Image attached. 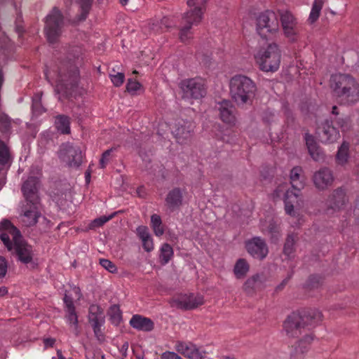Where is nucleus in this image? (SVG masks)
Instances as JSON below:
<instances>
[{"label":"nucleus","mask_w":359,"mask_h":359,"mask_svg":"<svg viewBox=\"0 0 359 359\" xmlns=\"http://www.w3.org/2000/svg\"><path fill=\"white\" fill-rule=\"evenodd\" d=\"M323 318L322 313L316 309L293 312L284 321L283 328L288 337H299L307 329L321 322Z\"/></svg>","instance_id":"1"},{"label":"nucleus","mask_w":359,"mask_h":359,"mask_svg":"<svg viewBox=\"0 0 359 359\" xmlns=\"http://www.w3.org/2000/svg\"><path fill=\"white\" fill-rule=\"evenodd\" d=\"M257 92L255 83L249 77L238 74L229 81V93L238 107L251 104Z\"/></svg>","instance_id":"2"},{"label":"nucleus","mask_w":359,"mask_h":359,"mask_svg":"<svg viewBox=\"0 0 359 359\" xmlns=\"http://www.w3.org/2000/svg\"><path fill=\"white\" fill-rule=\"evenodd\" d=\"M205 11L202 6H196L190 8L182 15L179 32V39L182 42L187 43L193 38V27L201 23Z\"/></svg>","instance_id":"3"},{"label":"nucleus","mask_w":359,"mask_h":359,"mask_svg":"<svg viewBox=\"0 0 359 359\" xmlns=\"http://www.w3.org/2000/svg\"><path fill=\"white\" fill-rule=\"evenodd\" d=\"M281 54L276 43H271L266 48L260 49L255 55V60L261 70L276 72L280 66Z\"/></svg>","instance_id":"4"},{"label":"nucleus","mask_w":359,"mask_h":359,"mask_svg":"<svg viewBox=\"0 0 359 359\" xmlns=\"http://www.w3.org/2000/svg\"><path fill=\"white\" fill-rule=\"evenodd\" d=\"M63 27V15L57 7H54L46 17L44 27V32L49 43H54L57 41L62 34Z\"/></svg>","instance_id":"5"},{"label":"nucleus","mask_w":359,"mask_h":359,"mask_svg":"<svg viewBox=\"0 0 359 359\" xmlns=\"http://www.w3.org/2000/svg\"><path fill=\"white\" fill-rule=\"evenodd\" d=\"M79 76V70L76 67L71 69L68 75L62 76L60 73V78L55 88V92L60 95L59 100L73 95L78 86Z\"/></svg>","instance_id":"6"},{"label":"nucleus","mask_w":359,"mask_h":359,"mask_svg":"<svg viewBox=\"0 0 359 359\" xmlns=\"http://www.w3.org/2000/svg\"><path fill=\"white\" fill-rule=\"evenodd\" d=\"M41 177V170L38 166L32 167L29 177L22 184V191L27 204H39L38 189Z\"/></svg>","instance_id":"7"},{"label":"nucleus","mask_w":359,"mask_h":359,"mask_svg":"<svg viewBox=\"0 0 359 359\" xmlns=\"http://www.w3.org/2000/svg\"><path fill=\"white\" fill-rule=\"evenodd\" d=\"M278 30V20L276 14L266 11L259 15L257 18V32L263 39H267L269 34Z\"/></svg>","instance_id":"8"},{"label":"nucleus","mask_w":359,"mask_h":359,"mask_svg":"<svg viewBox=\"0 0 359 359\" xmlns=\"http://www.w3.org/2000/svg\"><path fill=\"white\" fill-rule=\"evenodd\" d=\"M179 86L184 99H200L206 94L204 81L201 78H193L182 80Z\"/></svg>","instance_id":"9"},{"label":"nucleus","mask_w":359,"mask_h":359,"mask_svg":"<svg viewBox=\"0 0 359 359\" xmlns=\"http://www.w3.org/2000/svg\"><path fill=\"white\" fill-rule=\"evenodd\" d=\"M348 203L346 191L343 187H337L327 196L325 201V211L327 214L339 212Z\"/></svg>","instance_id":"10"},{"label":"nucleus","mask_w":359,"mask_h":359,"mask_svg":"<svg viewBox=\"0 0 359 359\" xmlns=\"http://www.w3.org/2000/svg\"><path fill=\"white\" fill-rule=\"evenodd\" d=\"M60 158L70 167L78 168L82 163L81 148L69 142L62 144L59 151Z\"/></svg>","instance_id":"11"},{"label":"nucleus","mask_w":359,"mask_h":359,"mask_svg":"<svg viewBox=\"0 0 359 359\" xmlns=\"http://www.w3.org/2000/svg\"><path fill=\"white\" fill-rule=\"evenodd\" d=\"M279 15L284 35L292 42L299 39V28L294 15L288 11H280Z\"/></svg>","instance_id":"12"},{"label":"nucleus","mask_w":359,"mask_h":359,"mask_svg":"<svg viewBox=\"0 0 359 359\" xmlns=\"http://www.w3.org/2000/svg\"><path fill=\"white\" fill-rule=\"evenodd\" d=\"M315 335L312 332H306L292 346L290 359H304L313 341Z\"/></svg>","instance_id":"13"},{"label":"nucleus","mask_w":359,"mask_h":359,"mask_svg":"<svg viewBox=\"0 0 359 359\" xmlns=\"http://www.w3.org/2000/svg\"><path fill=\"white\" fill-rule=\"evenodd\" d=\"M204 304V299L202 295L194 294H182L173 298L170 301L172 307L182 310H192Z\"/></svg>","instance_id":"14"},{"label":"nucleus","mask_w":359,"mask_h":359,"mask_svg":"<svg viewBox=\"0 0 359 359\" xmlns=\"http://www.w3.org/2000/svg\"><path fill=\"white\" fill-rule=\"evenodd\" d=\"M312 181L318 190L325 191L333 184L334 181L333 172L327 167H323L313 173Z\"/></svg>","instance_id":"15"},{"label":"nucleus","mask_w":359,"mask_h":359,"mask_svg":"<svg viewBox=\"0 0 359 359\" xmlns=\"http://www.w3.org/2000/svg\"><path fill=\"white\" fill-rule=\"evenodd\" d=\"M13 241L14 243L13 250L18 259L25 264L32 263L34 257L32 247L23 240L22 235Z\"/></svg>","instance_id":"16"},{"label":"nucleus","mask_w":359,"mask_h":359,"mask_svg":"<svg viewBox=\"0 0 359 359\" xmlns=\"http://www.w3.org/2000/svg\"><path fill=\"white\" fill-rule=\"evenodd\" d=\"M248 252L254 258L262 260L269 253V248L265 241L260 237H254L245 242Z\"/></svg>","instance_id":"17"},{"label":"nucleus","mask_w":359,"mask_h":359,"mask_svg":"<svg viewBox=\"0 0 359 359\" xmlns=\"http://www.w3.org/2000/svg\"><path fill=\"white\" fill-rule=\"evenodd\" d=\"M176 351L189 359H205L207 352L191 342L178 341Z\"/></svg>","instance_id":"18"},{"label":"nucleus","mask_w":359,"mask_h":359,"mask_svg":"<svg viewBox=\"0 0 359 359\" xmlns=\"http://www.w3.org/2000/svg\"><path fill=\"white\" fill-rule=\"evenodd\" d=\"M317 130L321 142L324 143H332L339 137V131L333 126L332 122L328 119L321 121Z\"/></svg>","instance_id":"19"},{"label":"nucleus","mask_w":359,"mask_h":359,"mask_svg":"<svg viewBox=\"0 0 359 359\" xmlns=\"http://www.w3.org/2000/svg\"><path fill=\"white\" fill-rule=\"evenodd\" d=\"M194 124L191 121H181L175 125L172 133L179 144H186L191 137Z\"/></svg>","instance_id":"20"},{"label":"nucleus","mask_w":359,"mask_h":359,"mask_svg":"<svg viewBox=\"0 0 359 359\" xmlns=\"http://www.w3.org/2000/svg\"><path fill=\"white\" fill-rule=\"evenodd\" d=\"M217 109L219 111V116L221 120L227 124H235L236 108L229 100H223L217 103Z\"/></svg>","instance_id":"21"},{"label":"nucleus","mask_w":359,"mask_h":359,"mask_svg":"<svg viewBox=\"0 0 359 359\" xmlns=\"http://www.w3.org/2000/svg\"><path fill=\"white\" fill-rule=\"evenodd\" d=\"M39 204H33L25 201V204L22 206V221L27 226H33L36 224L40 215L38 210Z\"/></svg>","instance_id":"22"},{"label":"nucleus","mask_w":359,"mask_h":359,"mask_svg":"<svg viewBox=\"0 0 359 359\" xmlns=\"http://www.w3.org/2000/svg\"><path fill=\"white\" fill-rule=\"evenodd\" d=\"M266 278L264 274L257 273L248 278L243 285V291L248 295L254 294L257 290L264 287Z\"/></svg>","instance_id":"23"},{"label":"nucleus","mask_w":359,"mask_h":359,"mask_svg":"<svg viewBox=\"0 0 359 359\" xmlns=\"http://www.w3.org/2000/svg\"><path fill=\"white\" fill-rule=\"evenodd\" d=\"M337 96L342 97L350 104L357 102L359 100V86L355 80L353 79L350 85L348 84L346 88H343L342 93H340Z\"/></svg>","instance_id":"24"},{"label":"nucleus","mask_w":359,"mask_h":359,"mask_svg":"<svg viewBox=\"0 0 359 359\" xmlns=\"http://www.w3.org/2000/svg\"><path fill=\"white\" fill-rule=\"evenodd\" d=\"M183 191L179 187L171 189L165 197V205L171 210L179 208L182 205Z\"/></svg>","instance_id":"25"},{"label":"nucleus","mask_w":359,"mask_h":359,"mask_svg":"<svg viewBox=\"0 0 359 359\" xmlns=\"http://www.w3.org/2000/svg\"><path fill=\"white\" fill-rule=\"evenodd\" d=\"M130 325L137 330L150 332L154 327V322L140 315H134L130 320Z\"/></svg>","instance_id":"26"},{"label":"nucleus","mask_w":359,"mask_h":359,"mask_svg":"<svg viewBox=\"0 0 359 359\" xmlns=\"http://www.w3.org/2000/svg\"><path fill=\"white\" fill-rule=\"evenodd\" d=\"M353 78L348 74H335L331 78V87L332 88L336 95L342 93L343 88L349 84Z\"/></svg>","instance_id":"27"},{"label":"nucleus","mask_w":359,"mask_h":359,"mask_svg":"<svg viewBox=\"0 0 359 359\" xmlns=\"http://www.w3.org/2000/svg\"><path fill=\"white\" fill-rule=\"evenodd\" d=\"M299 193L294 192L293 190H287L285 196V210L290 216H294V207L299 205Z\"/></svg>","instance_id":"28"},{"label":"nucleus","mask_w":359,"mask_h":359,"mask_svg":"<svg viewBox=\"0 0 359 359\" xmlns=\"http://www.w3.org/2000/svg\"><path fill=\"white\" fill-rule=\"evenodd\" d=\"M88 318L91 325L104 323L103 309L98 305L92 304L90 306Z\"/></svg>","instance_id":"29"},{"label":"nucleus","mask_w":359,"mask_h":359,"mask_svg":"<svg viewBox=\"0 0 359 359\" xmlns=\"http://www.w3.org/2000/svg\"><path fill=\"white\" fill-rule=\"evenodd\" d=\"M303 170L300 166L294 167L290 171V183L294 189V192H298L300 194L301 190L304 187V184L301 180V174Z\"/></svg>","instance_id":"30"},{"label":"nucleus","mask_w":359,"mask_h":359,"mask_svg":"<svg viewBox=\"0 0 359 359\" xmlns=\"http://www.w3.org/2000/svg\"><path fill=\"white\" fill-rule=\"evenodd\" d=\"M262 231L270 235L273 241L278 240L280 236V227L273 220H270L268 224H262Z\"/></svg>","instance_id":"31"},{"label":"nucleus","mask_w":359,"mask_h":359,"mask_svg":"<svg viewBox=\"0 0 359 359\" xmlns=\"http://www.w3.org/2000/svg\"><path fill=\"white\" fill-rule=\"evenodd\" d=\"M55 126L60 133H70V121L67 116L61 114L55 116Z\"/></svg>","instance_id":"32"},{"label":"nucleus","mask_w":359,"mask_h":359,"mask_svg":"<svg viewBox=\"0 0 359 359\" xmlns=\"http://www.w3.org/2000/svg\"><path fill=\"white\" fill-rule=\"evenodd\" d=\"M250 270V265L246 259L241 258L238 259L233 268V273L236 278L241 279L245 277Z\"/></svg>","instance_id":"33"},{"label":"nucleus","mask_w":359,"mask_h":359,"mask_svg":"<svg viewBox=\"0 0 359 359\" xmlns=\"http://www.w3.org/2000/svg\"><path fill=\"white\" fill-rule=\"evenodd\" d=\"M0 231H8L13 241L21 236L20 231L8 219H4L0 222Z\"/></svg>","instance_id":"34"},{"label":"nucleus","mask_w":359,"mask_h":359,"mask_svg":"<svg viewBox=\"0 0 359 359\" xmlns=\"http://www.w3.org/2000/svg\"><path fill=\"white\" fill-rule=\"evenodd\" d=\"M323 4L324 0H314L308 20L311 24H313L318 19Z\"/></svg>","instance_id":"35"},{"label":"nucleus","mask_w":359,"mask_h":359,"mask_svg":"<svg viewBox=\"0 0 359 359\" xmlns=\"http://www.w3.org/2000/svg\"><path fill=\"white\" fill-rule=\"evenodd\" d=\"M11 156L8 147L0 140V171L6 164L9 163Z\"/></svg>","instance_id":"36"},{"label":"nucleus","mask_w":359,"mask_h":359,"mask_svg":"<svg viewBox=\"0 0 359 359\" xmlns=\"http://www.w3.org/2000/svg\"><path fill=\"white\" fill-rule=\"evenodd\" d=\"M66 318L67 319V321L69 322V324H71L73 329V332L75 334V335L79 336L80 334V330L79 328L78 316L76 315L75 309L66 310Z\"/></svg>","instance_id":"37"},{"label":"nucleus","mask_w":359,"mask_h":359,"mask_svg":"<svg viewBox=\"0 0 359 359\" xmlns=\"http://www.w3.org/2000/svg\"><path fill=\"white\" fill-rule=\"evenodd\" d=\"M72 1V0H69ZM79 8H81V14L78 15L76 21H83L86 19L87 15L90 10L93 0H79Z\"/></svg>","instance_id":"38"},{"label":"nucleus","mask_w":359,"mask_h":359,"mask_svg":"<svg viewBox=\"0 0 359 359\" xmlns=\"http://www.w3.org/2000/svg\"><path fill=\"white\" fill-rule=\"evenodd\" d=\"M173 256L172 248L168 243H164L161 248L160 259L162 264H167Z\"/></svg>","instance_id":"39"},{"label":"nucleus","mask_w":359,"mask_h":359,"mask_svg":"<svg viewBox=\"0 0 359 359\" xmlns=\"http://www.w3.org/2000/svg\"><path fill=\"white\" fill-rule=\"evenodd\" d=\"M297 241V236L294 233L288 234L283 247V252L289 256L294 251V244Z\"/></svg>","instance_id":"40"},{"label":"nucleus","mask_w":359,"mask_h":359,"mask_svg":"<svg viewBox=\"0 0 359 359\" xmlns=\"http://www.w3.org/2000/svg\"><path fill=\"white\" fill-rule=\"evenodd\" d=\"M108 315L109 316L110 320L113 324H119V323L121 320L122 316L118 305L114 304L111 306H110L108 311Z\"/></svg>","instance_id":"41"},{"label":"nucleus","mask_w":359,"mask_h":359,"mask_svg":"<svg viewBox=\"0 0 359 359\" xmlns=\"http://www.w3.org/2000/svg\"><path fill=\"white\" fill-rule=\"evenodd\" d=\"M348 148L349 145L346 142H344L339 148L337 154L338 163L344 164L347 162L348 158Z\"/></svg>","instance_id":"42"},{"label":"nucleus","mask_w":359,"mask_h":359,"mask_svg":"<svg viewBox=\"0 0 359 359\" xmlns=\"http://www.w3.org/2000/svg\"><path fill=\"white\" fill-rule=\"evenodd\" d=\"M323 283V278L320 276L312 275L311 276L307 282L306 287L310 290L318 288Z\"/></svg>","instance_id":"43"},{"label":"nucleus","mask_w":359,"mask_h":359,"mask_svg":"<svg viewBox=\"0 0 359 359\" xmlns=\"http://www.w3.org/2000/svg\"><path fill=\"white\" fill-rule=\"evenodd\" d=\"M118 212H115L109 216H102L99 218L95 219L90 224V229L99 227L104 224L107 222L112 219Z\"/></svg>","instance_id":"44"},{"label":"nucleus","mask_w":359,"mask_h":359,"mask_svg":"<svg viewBox=\"0 0 359 359\" xmlns=\"http://www.w3.org/2000/svg\"><path fill=\"white\" fill-rule=\"evenodd\" d=\"M11 118L5 113L0 114V128L2 132H7L11 126Z\"/></svg>","instance_id":"45"},{"label":"nucleus","mask_w":359,"mask_h":359,"mask_svg":"<svg viewBox=\"0 0 359 359\" xmlns=\"http://www.w3.org/2000/svg\"><path fill=\"white\" fill-rule=\"evenodd\" d=\"M308 150L309 154L314 161H319L324 159V154L318 144L313 147V149L310 148Z\"/></svg>","instance_id":"46"},{"label":"nucleus","mask_w":359,"mask_h":359,"mask_svg":"<svg viewBox=\"0 0 359 359\" xmlns=\"http://www.w3.org/2000/svg\"><path fill=\"white\" fill-rule=\"evenodd\" d=\"M0 239L4 243V245L7 248L8 251L13 250V247L14 245L13 241H11L10 237H11V234L8 231H1Z\"/></svg>","instance_id":"47"},{"label":"nucleus","mask_w":359,"mask_h":359,"mask_svg":"<svg viewBox=\"0 0 359 359\" xmlns=\"http://www.w3.org/2000/svg\"><path fill=\"white\" fill-rule=\"evenodd\" d=\"M41 95L36 94L33 98L32 109L34 113L40 114L44 111V109L41 103Z\"/></svg>","instance_id":"48"},{"label":"nucleus","mask_w":359,"mask_h":359,"mask_svg":"<svg viewBox=\"0 0 359 359\" xmlns=\"http://www.w3.org/2000/svg\"><path fill=\"white\" fill-rule=\"evenodd\" d=\"M109 76L111 82L116 87L121 86L125 80V75L121 72H117L114 74H110Z\"/></svg>","instance_id":"49"},{"label":"nucleus","mask_w":359,"mask_h":359,"mask_svg":"<svg viewBox=\"0 0 359 359\" xmlns=\"http://www.w3.org/2000/svg\"><path fill=\"white\" fill-rule=\"evenodd\" d=\"M100 264L103 268L107 269L110 273H116L117 272V267L112 262H111L109 259H100Z\"/></svg>","instance_id":"50"},{"label":"nucleus","mask_w":359,"mask_h":359,"mask_svg":"<svg viewBox=\"0 0 359 359\" xmlns=\"http://www.w3.org/2000/svg\"><path fill=\"white\" fill-rule=\"evenodd\" d=\"M141 87V84L131 79H129L128 80V83L126 85V89L129 93H135L137 90H138Z\"/></svg>","instance_id":"51"},{"label":"nucleus","mask_w":359,"mask_h":359,"mask_svg":"<svg viewBox=\"0 0 359 359\" xmlns=\"http://www.w3.org/2000/svg\"><path fill=\"white\" fill-rule=\"evenodd\" d=\"M103 325L104 324H94L93 325H91L96 338L100 341H103L104 340V336L101 329Z\"/></svg>","instance_id":"52"},{"label":"nucleus","mask_w":359,"mask_h":359,"mask_svg":"<svg viewBox=\"0 0 359 359\" xmlns=\"http://www.w3.org/2000/svg\"><path fill=\"white\" fill-rule=\"evenodd\" d=\"M137 233L141 241L149 238L151 236L148 228L145 226H140L137 228Z\"/></svg>","instance_id":"53"},{"label":"nucleus","mask_w":359,"mask_h":359,"mask_svg":"<svg viewBox=\"0 0 359 359\" xmlns=\"http://www.w3.org/2000/svg\"><path fill=\"white\" fill-rule=\"evenodd\" d=\"M8 269V263L6 259L0 256V278H3L6 276Z\"/></svg>","instance_id":"54"},{"label":"nucleus","mask_w":359,"mask_h":359,"mask_svg":"<svg viewBox=\"0 0 359 359\" xmlns=\"http://www.w3.org/2000/svg\"><path fill=\"white\" fill-rule=\"evenodd\" d=\"M112 151V149L106 150L102 155V158L100 160V165L102 168H104L106 166V164L109 161V156Z\"/></svg>","instance_id":"55"},{"label":"nucleus","mask_w":359,"mask_h":359,"mask_svg":"<svg viewBox=\"0 0 359 359\" xmlns=\"http://www.w3.org/2000/svg\"><path fill=\"white\" fill-rule=\"evenodd\" d=\"M337 125L343 130L346 131L350 128V123L348 118H339L337 121Z\"/></svg>","instance_id":"56"},{"label":"nucleus","mask_w":359,"mask_h":359,"mask_svg":"<svg viewBox=\"0 0 359 359\" xmlns=\"http://www.w3.org/2000/svg\"><path fill=\"white\" fill-rule=\"evenodd\" d=\"M142 246L147 252H151L154 249V243L151 237L142 240Z\"/></svg>","instance_id":"57"},{"label":"nucleus","mask_w":359,"mask_h":359,"mask_svg":"<svg viewBox=\"0 0 359 359\" xmlns=\"http://www.w3.org/2000/svg\"><path fill=\"white\" fill-rule=\"evenodd\" d=\"M159 28L161 31H163L164 29H168L171 27V21L168 17H163L159 20Z\"/></svg>","instance_id":"58"},{"label":"nucleus","mask_w":359,"mask_h":359,"mask_svg":"<svg viewBox=\"0 0 359 359\" xmlns=\"http://www.w3.org/2000/svg\"><path fill=\"white\" fill-rule=\"evenodd\" d=\"M305 140L308 149L310 148L313 149V147L317 144L313 137L308 133L305 135Z\"/></svg>","instance_id":"59"},{"label":"nucleus","mask_w":359,"mask_h":359,"mask_svg":"<svg viewBox=\"0 0 359 359\" xmlns=\"http://www.w3.org/2000/svg\"><path fill=\"white\" fill-rule=\"evenodd\" d=\"M63 299H64V302L65 304L67 310L75 309L72 298L71 297H69V295H67V294H65Z\"/></svg>","instance_id":"60"},{"label":"nucleus","mask_w":359,"mask_h":359,"mask_svg":"<svg viewBox=\"0 0 359 359\" xmlns=\"http://www.w3.org/2000/svg\"><path fill=\"white\" fill-rule=\"evenodd\" d=\"M151 227L154 228L156 226L162 224L161 218L158 215L154 214L151 217Z\"/></svg>","instance_id":"61"},{"label":"nucleus","mask_w":359,"mask_h":359,"mask_svg":"<svg viewBox=\"0 0 359 359\" xmlns=\"http://www.w3.org/2000/svg\"><path fill=\"white\" fill-rule=\"evenodd\" d=\"M161 359H182L178 354L174 352H165L162 354Z\"/></svg>","instance_id":"62"},{"label":"nucleus","mask_w":359,"mask_h":359,"mask_svg":"<svg viewBox=\"0 0 359 359\" xmlns=\"http://www.w3.org/2000/svg\"><path fill=\"white\" fill-rule=\"evenodd\" d=\"M160 22L158 20H154L149 23V29L155 32L161 31L159 28Z\"/></svg>","instance_id":"63"},{"label":"nucleus","mask_w":359,"mask_h":359,"mask_svg":"<svg viewBox=\"0 0 359 359\" xmlns=\"http://www.w3.org/2000/svg\"><path fill=\"white\" fill-rule=\"evenodd\" d=\"M152 229L154 230L155 235L157 236H161L164 233V229L163 228L162 224H160L159 226H156Z\"/></svg>","instance_id":"64"}]
</instances>
